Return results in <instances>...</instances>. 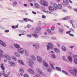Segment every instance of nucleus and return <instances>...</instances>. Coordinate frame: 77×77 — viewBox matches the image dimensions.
I'll use <instances>...</instances> for the list:
<instances>
[{"instance_id":"23","label":"nucleus","mask_w":77,"mask_h":77,"mask_svg":"<svg viewBox=\"0 0 77 77\" xmlns=\"http://www.w3.org/2000/svg\"><path fill=\"white\" fill-rule=\"evenodd\" d=\"M68 59L70 62H72V57L71 56H68Z\"/></svg>"},{"instance_id":"6","label":"nucleus","mask_w":77,"mask_h":77,"mask_svg":"<svg viewBox=\"0 0 77 77\" xmlns=\"http://www.w3.org/2000/svg\"><path fill=\"white\" fill-rule=\"evenodd\" d=\"M17 51L19 53H20V54H23L24 50L23 48H20L17 50Z\"/></svg>"},{"instance_id":"5","label":"nucleus","mask_w":77,"mask_h":77,"mask_svg":"<svg viewBox=\"0 0 77 77\" xmlns=\"http://www.w3.org/2000/svg\"><path fill=\"white\" fill-rule=\"evenodd\" d=\"M28 72H29L31 74H35V71L31 69H28Z\"/></svg>"},{"instance_id":"37","label":"nucleus","mask_w":77,"mask_h":77,"mask_svg":"<svg viewBox=\"0 0 77 77\" xmlns=\"http://www.w3.org/2000/svg\"><path fill=\"white\" fill-rule=\"evenodd\" d=\"M24 76L25 77H29L28 74H24Z\"/></svg>"},{"instance_id":"51","label":"nucleus","mask_w":77,"mask_h":77,"mask_svg":"<svg viewBox=\"0 0 77 77\" xmlns=\"http://www.w3.org/2000/svg\"><path fill=\"white\" fill-rule=\"evenodd\" d=\"M51 30H52V31H53V30H54V27H51Z\"/></svg>"},{"instance_id":"59","label":"nucleus","mask_w":77,"mask_h":77,"mask_svg":"<svg viewBox=\"0 0 77 77\" xmlns=\"http://www.w3.org/2000/svg\"><path fill=\"white\" fill-rule=\"evenodd\" d=\"M24 35V34H23V33H21L20 34H19V36H21V35Z\"/></svg>"},{"instance_id":"38","label":"nucleus","mask_w":77,"mask_h":77,"mask_svg":"<svg viewBox=\"0 0 77 77\" xmlns=\"http://www.w3.org/2000/svg\"><path fill=\"white\" fill-rule=\"evenodd\" d=\"M25 52L26 56H28L29 55V54L28 53V52H27V51H25Z\"/></svg>"},{"instance_id":"32","label":"nucleus","mask_w":77,"mask_h":77,"mask_svg":"<svg viewBox=\"0 0 77 77\" xmlns=\"http://www.w3.org/2000/svg\"><path fill=\"white\" fill-rule=\"evenodd\" d=\"M7 74H8V75H11L12 74V73L10 72H7Z\"/></svg>"},{"instance_id":"61","label":"nucleus","mask_w":77,"mask_h":77,"mask_svg":"<svg viewBox=\"0 0 77 77\" xmlns=\"http://www.w3.org/2000/svg\"><path fill=\"white\" fill-rule=\"evenodd\" d=\"M28 20L29 21H31V22H33V21L30 19H28Z\"/></svg>"},{"instance_id":"33","label":"nucleus","mask_w":77,"mask_h":77,"mask_svg":"<svg viewBox=\"0 0 77 77\" xmlns=\"http://www.w3.org/2000/svg\"><path fill=\"white\" fill-rule=\"evenodd\" d=\"M12 58L14 60V61H16L17 60V59H16V57L13 56L12 57Z\"/></svg>"},{"instance_id":"44","label":"nucleus","mask_w":77,"mask_h":77,"mask_svg":"<svg viewBox=\"0 0 77 77\" xmlns=\"http://www.w3.org/2000/svg\"><path fill=\"white\" fill-rule=\"evenodd\" d=\"M27 36H28V37H29V38H30V37H31V36H32V35H30V34H27Z\"/></svg>"},{"instance_id":"47","label":"nucleus","mask_w":77,"mask_h":77,"mask_svg":"<svg viewBox=\"0 0 77 77\" xmlns=\"http://www.w3.org/2000/svg\"><path fill=\"white\" fill-rule=\"evenodd\" d=\"M52 70H51V69H48V72H50V71H51Z\"/></svg>"},{"instance_id":"63","label":"nucleus","mask_w":77,"mask_h":77,"mask_svg":"<svg viewBox=\"0 0 77 77\" xmlns=\"http://www.w3.org/2000/svg\"><path fill=\"white\" fill-rule=\"evenodd\" d=\"M32 13L34 14H36V13L35 12L32 11Z\"/></svg>"},{"instance_id":"2","label":"nucleus","mask_w":77,"mask_h":77,"mask_svg":"<svg viewBox=\"0 0 77 77\" xmlns=\"http://www.w3.org/2000/svg\"><path fill=\"white\" fill-rule=\"evenodd\" d=\"M40 3L41 5H43V6H48V4L44 0H41L40 1Z\"/></svg>"},{"instance_id":"41","label":"nucleus","mask_w":77,"mask_h":77,"mask_svg":"<svg viewBox=\"0 0 77 77\" xmlns=\"http://www.w3.org/2000/svg\"><path fill=\"white\" fill-rule=\"evenodd\" d=\"M48 33H51V29H48Z\"/></svg>"},{"instance_id":"39","label":"nucleus","mask_w":77,"mask_h":77,"mask_svg":"<svg viewBox=\"0 0 77 77\" xmlns=\"http://www.w3.org/2000/svg\"><path fill=\"white\" fill-rule=\"evenodd\" d=\"M62 71L63 72V73H65V74H66V75H68V73H67V72H66V71H64V70H62Z\"/></svg>"},{"instance_id":"36","label":"nucleus","mask_w":77,"mask_h":77,"mask_svg":"<svg viewBox=\"0 0 77 77\" xmlns=\"http://www.w3.org/2000/svg\"><path fill=\"white\" fill-rule=\"evenodd\" d=\"M63 59L64 60H65V61H66V60H67L66 59V58H65V56L63 57Z\"/></svg>"},{"instance_id":"4","label":"nucleus","mask_w":77,"mask_h":77,"mask_svg":"<svg viewBox=\"0 0 77 77\" xmlns=\"http://www.w3.org/2000/svg\"><path fill=\"white\" fill-rule=\"evenodd\" d=\"M37 71H38V72L39 73V74H40L42 75V76H44V74L43 73V72L41 71V70L39 68L37 69Z\"/></svg>"},{"instance_id":"45","label":"nucleus","mask_w":77,"mask_h":77,"mask_svg":"<svg viewBox=\"0 0 77 77\" xmlns=\"http://www.w3.org/2000/svg\"><path fill=\"white\" fill-rule=\"evenodd\" d=\"M3 55L1 53H0V57H3Z\"/></svg>"},{"instance_id":"60","label":"nucleus","mask_w":77,"mask_h":77,"mask_svg":"<svg viewBox=\"0 0 77 77\" xmlns=\"http://www.w3.org/2000/svg\"><path fill=\"white\" fill-rule=\"evenodd\" d=\"M74 71H75V72H76V73L77 74V70L76 69H74Z\"/></svg>"},{"instance_id":"15","label":"nucleus","mask_w":77,"mask_h":77,"mask_svg":"<svg viewBox=\"0 0 77 77\" xmlns=\"http://www.w3.org/2000/svg\"><path fill=\"white\" fill-rule=\"evenodd\" d=\"M70 18H71V17L69 16H67L63 18V20H69Z\"/></svg>"},{"instance_id":"30","label":"nucleus","mask_w":77,"mask_h":77,"mask_svg":"<svg viewBox=\"0 0 77 77\" xmlns=\"http://www.w3.org/2000/svg\"><path fill=\"white\" fill-rule=\"evenodd\" d=\"M20 72L23 73L24 72V70L23 69H20Z\"/></svg>"},{"instance_id":"26","label":"nucleus","mask_w":77,"mask_h":77,"mask_svg":"<svg viewBox=\"0 0 77 77\" xmlns=\"http://www.w3.org/2000/svg\"><path fill=\"white\" fill-rule=\"evenodd\" d=\"M43 65L45 66L46 67H47L48 66V65L47 64V63H46L45 62V61H43Z\"/></svg>"},{"instance_id":"20","label":"nucleus","mask_w":77,"mask_h":77,"mask_svg":"<svg viewBox=\"0 0 77 77\" xmlns=\"http://www.w3.org/2000/svg\"><path fill=\"white\" fill-rule=\"evenodd\" d=\"M58 7L59 9H61L62 8V5L61 4L58 5Z\"/></svg>"},{"instance_id":"48","label":"nucleus","mask_w":77,"mask_h":77,"mask_svg":"<svg viewBox=\"0 0 77 77\" xmlns=\"http://www.w3.org/2000/svg\"><path fill=\"white\" fill-rule=\"evenodd\" d=\"M74 58L75 59H77V55H74Z\"/></svg>"},{"instance_id":"10","label":"nucleus","mask_w":77,"mask_h":77,"mask_svg":"<svg viewBox=\"0 0 77 77\" xmlns=\"http://www.w3.org/2000/svg\"><path fill=\"white\" fill-rule=\"evenodd\" d=\"M5 57L6 58L7 60H11V57L10 56L8 55H5Z\"/></svg>"},{"instance_id":"18","label":"nucleus","mask_w":77,"mask_h":77,"mask_svg":"<svg viewBox=\"0 0 77 77\" xmlns=\"http://www.w3.org/2000/svg\"><path fill=\"white\" fill-rule=\"evenodd\" d=\"M26 33H27V32H26V31H23V30H20V33H23V34H24V35H25V34H26Z\"/></svg>"},{"instance_id":"54","label":"nucleus","mask_w":77,"mask_h":77,"mask_svg":"<svg viewBox=\"0 0 77 77\" xmlns=\"http://www.w3.org/2000/svg\"><path fill=\"white\" fill-rule=\"evenodd\" d=\"M13 5L14 6H16V5H17V2H14V3L13 4Z\"/></svg>"},{"instance_id":"24","label":"nucleus","mask_w":77,"mask_h":77,"mask_svg":"<svg viewBox=\"0 0 77 77\" xmlns=\"http://www.w3.org/2000/svg\"><path fill=\"white\" fill-rule=\"evenodd\" d=\"M14 54L17 57H20V54L16 52L14 53Z\"/></svg>"},{"instance_id":"1","label":"nucleus","mask_w":77,"mask_h":77,"mask_svg":"<svg viewBox=\"0 0 77 77\" xmlns=\"http://www.w3.org/2000/svg\"><path fill=\"white\" fill-rule=\"evenodd\" d=\"M31 60H29L27 61V63L28 65L30 66L31 68H33V64H34V62L33 61L35 60H36V58L35 57V56L33 55H32L31 56Z\"/></svg>"},{"instance_id":"43","label":"nucleus","mask_w":77,"mask_h":77,"mask_svg":"<svg viewBox=\"0 0 77 77\" xmlns=\"http://www.w3.org/2000/svg\"><path fill=\"white\" fill-rule=\"evenodd\" d=\"M35 77H41V76L40 75H38L36 74L35 75Z\"/></svg>"},{"instance_id":"35","label":"nucleus","mask_w":77,"mask_h":77,"mask_svg":"<svg viewBox=\"0 0 77 77\" xmlns=\"http://www.w3.org/2000/svg\"><path fill=\"white\" fill-rule=\"evenodd\" d=\"M39 45L37 44L35 45V48L36 49H38V48H39Z\"/></svg>"},{"instance_id":"52","label":"nucleus","mask_w":77,"mask_h":77,"mask_svg":"<svg viewBox=\"0 0 77 77\" xmlns=\"http://www.w3.org/2000/svg\"><path fill=\"white\" fill-rule=\"evenodd\" d=\"M9 32V30H7L5 31V33H8Z\"/></svg>"},{"instance_id":"29","label":"nucleus","mask_w":77,"mask_h":77,"mask_svg":"<svg viewBox=\"0 0 77 77\" xmlns=\"http://www.w3.org/2000/svg\"><path fill=\"white\" fill-rule=\"evenodd\" d=\"M33 36L34 38H38V36L36 34H33Z\"/></svg>"},{"instance_id":"25","label":"nucleus","mask_w":77,"mask_h":77,"mask_svg":"<svg viewBox=\"0 0 77 77\" xmlns=\"http://www.w3.org/2000/svg\"><path fill=\"white\" fill-rule=\"evenodd\" d=\"M14 45L17 48H19L20 45H18L17 44H14Z\"/></svg>"},{"instance_id":"50","label":"nucleus","mask_w":77,"mask_h":77,"mask_svg":"<svg viewBox=\"0 0 77 77\" xmlns=\"http://www.w3.org/2000/svg\"><path fill=\"white\" fill-rule=\"evenodd\" d=\"M74 62L75 63V64H77V60H74Z\"/></svg>"},{"instance_id":"49","label":"nucleus","mask_w":77,"mask_h":77,"mask_svg":"<svg viewBox=\"0 0 77 77\" xmlns=\"http://www.w3.org/2000/svg\"><path fill=\"white\" fill-rule=\"evenodd\" d=\"M53 57L54 58H56V55H55L54 54H53Z\"/></svg>"},{"instance_id":"7","label":"nucleus","mask_w":77,"mask_h":77,"mask_svg":"<svg viewBox=\"0 0 77 77\" xmlns=\"http://www.w3.org/2000/svg\"><path fill=\"white\" fill-rule=\"evenodd\" d=\"M37 58L38 61L39 62H40V63H41V62H42V59L41 57L39 56H37Z\"/></svg>"},{"instance_id":"28","label":"nucleus","mask_w":77,"mask_h":77,"mask_svg":"<svg viewBox=\"0 0 77 77\" xmlns=\"http://www.w3.org/2000/svg\"><path fill=\"white\" fill-rule=\"evenodd\" d=\"M62 49L63 51H66V48L64 46H63L62 47Z\"/></svg>"},{"instance_id":"12","label":"nucleus","mask_w":77,"mask_h":77,"mask_svg":"<svg viewBox=\"0 0 77 77\" xmlns=\"http://www.w3.org/2000/svg\"><path fill=\"white\" fill-rule=\"evenodd\" d=\"M0 44H1L3 46V47H6V44H5V43L2 41L0 40Z\"/></svg>"},{"instance_id":"11","label":"nucleus","mask_w":77,"mask_h":77,"mask_svg":"<svg viewBox=\"0 0 77 77\" xmlns=\"http://www.w3.org/2000/svg\"><path fill=\"white\" fill-rule=\"evenodd\" d=\"M34 6L36 8H39L40 7V5L37 3H35L34 4Z\"/></svg>"},{"instance_id":"27","label":"nucleus","mask_w":77,"mask_h":77,"mask_svg":"<svg viewBox=\"0 0 77 77\" xmlns=\"http://www.w3.org/2000/svg\"><path fill=\"white\" fill-rule=\"evenodd\" d=\"M36 30H37V31H39V30H41V27H40V26H37L36 28Z\"/></svg>"},{"instance_id":"62","label":"nucleus","mask_w":77,"mask_h":77,"mask_svg":"<svg viewBox=\"0 0 77 77\" xmlns=\"http://www.w3.org/2000/svg\"><path fill=\"white\" fill-rule=\"evenodd\" d=\"M27 28H30V25H28L27 26Z\"/></svg>"},{"instance_id":"8","label":"nucleus","mask_w":77,"mask_h":77,"mask_svg":"<svg viewBox=\"0 0 77 77\" xmlns=\"http://www.w3.org/2000/svg\"><path fill=\"white\" fill-rule=\"evenodd\" d=\"M48 9L50 12H53L54 11V7H53L51 6H49Z\"/></svg>"},{"instance_id":"34","label":"nucleus","mask_w":77,"mask_h":77,"mask_svg":"<svg viewBox=\"0 0 77 77\" xmlns=\"http://www.w3.org/2000/svg\"><path fill=\"white\" fill-rule=\"evenodd\" d=\"M3 75L5 77H9V75L7 74H3Z\"/></svg>"},{"instance_id":"21","label":"nucleus","mask_w":77,"mask_h":77,"mask_svg":"<svg viewBox=\"0 0 77 77\" xmlns=\"http://www.w3.org/2000/svg\"><path fill=\"white\" fill-rule=\"evenodd\" d=\"M54 50L55 52H56L57 53H59L60 52V51H59V49H58L57 48H55L54 49Z\"/></svg>"},{"instance_id":"9","label":"nucleus","mask_w":77,"mask_h":77,"mask_svg":"<svg viewBox=\"0 0 77 77\" xmlns=\"http://www.w3.org/2000/svg\"><path fill=\"white\" fill-rule=\"evenodd\" d=\"M8 63L10 66H15V63H14V62H11V61H9Z\"/></svg>"},{"instance_id":"19","label":"nucleus","mask_w":77,"mask_h":77,"mask_svg":"<svg viewBox=\"0 0 77 77\" xmlns=\"http://www.w3.org/2000/svg\"><path fill=\"white\" fill-rule=\"evenodd\" d=\"M18 62L20 63V64H21V65H24V62L21 60H19Z\"/></svg>"},{"instance_id":"42","label":"nucleus","mask_w":77,"mask_h":77,"mask_svg":"<svg viewBox=\"0 0 77 77\" xmlns=\"http://www.w3.org/2000/svg\"><path fill=\"white\" fill-rule=\"evenodd\" d=\"M42 18H44V19H45V18H46V17L45 16L43 15L42 16Z\"/></svg>"},{"instance_id":"46","label":"nucleus","mask_w":77,"mask_h":77,"mask_svg":"<svg viewBox=\"0 0 77 77\" xmlns=\"http://www.w3.org/2000/svg\"><path fill=\"white\" fill-rule=\"evenodd\" d=\"M70 23H71V24H72V27H74V25H73V23H72V20H70Z\"/></svg>"},{"instance_id":"56","label":"nucleus","mask_w":77,"mask_h":77,"mask_svg":"<svg viewBox=\"0 0 77 77\" xmlns=\"http://www.w3.org/2000/svg\"><path fill=\"white\" fill-rule=\"evenodd\" d=\"M0 53H3V51L1 49H0Z\"/></svg>"},{"instance_id":"16","label":"nucleus","mask_w":77,"mask_h":77,"mask_svg":"<svg viewBox=\"0 0 77 77\" xmlns=\"http://www.w3.org/2000/svg\"><path fill=\"white\" fill-rule=\"evenodd\" d=\"M50 64L51 68L53 69H54V66H53L54 65V64L51 62H50Z\"/></svg>"},{"instance_id":"40","label":"nucleus","mask_w":77,"mask_h":77,"mask_svg":"<svg viewBox=\"0 0 77 77\" xmlns=\"http://www.w3.org/2000/svg\"><path fill=\"white\" fill-rule=\"evenodd\" d=\"M56 69H57V70H58V71H61V69L59 67H56Z\"/></svg>"},{"instance_id":"17","label":"nucleus","mask_w":77,"mask_h":77,"mask_svg":"<svg viewBox=\"0 0 77 77\" xmlns=\"http://www.w3.org/2000/svg\"><path fill=\"white\" fill-rule=\"evenodd\" d=\"M1 68L2 70H3V71H5V68L4 67V66H3V63H2L1 64Z\"/></svg>"},{"instance_id":"13","label":"nucleus","mask_w":77,"mask_h":77,"mask_svg":"<svg viewBox=\"0 0 77 77\" xmlns=\"http://www.w3.org/2000/svg\"><path fill=\"white\" fill-rule=\"evenodd\" d=\"M63 3L65 5H68V0H63Z\"/></svg>"},{"instance_id":"22","label":"nucleus","mask_w":77,"mask_h":77,"mask_svg":"<svg viewBox=\"0 0 77 77\" xmlns=\"http://www.w3.org/2000/svg\"><path fill=\"white\" fill-rule=\"evenodd\" d=\"M53 6L54 8H55V10H57V5L56 4H54Z\"/></svg>"},{"instance_id":"58","label":"nucleus","mask_w":77,"mask_h":77,"mask_svg":"<svg viewBox=\"0 0 77 77\" xmlns=\"http://www.w3.org/2000/svg\"><path fill=\"white\" fill-rule=\"evenodd\" d=\"M34 32L35 33H38V31L35 30V31Z\"/></svg>"},{"instance_id":"64","label":"nucleus","mask_w":77,"mask_h":77,"mask_svg":"<svg viewBox=\"0 0 77 77\" xmlns=\"http://www.w3.org/2000/svg\"><path fill=\"white\" fill-rule=\"evenodd\" d=\"M66 33L67 34H69V31L66 32Z\"/></svg>"},{"instance_id":"14","label":"nucleus","mask_w":77,"mask_h":77,"mask_svg":"<svg viewBox=\"0 0 77 77\" xmlns=\"http://www.w3.org/2000/svg\"><path fill=\"white\" fill-rule=\"evenodd\" d=\"M69 72L73 75H75V76L76 75V73H75V72H74V71L72 70H69Z\"/></svg>"},{"instance_id":"3","label":"nucleus","mask_w":77,"mask_h":77,"mask_svg":"<svg viewBox=\"0 0 77 77\" xmlns=\"http://www.w3.org/2000/svg\"><path fill=\"white\" fill-rule=\"evenodd\" d=\"M47 50H48L50 49V48H53V44L49 42L48 43V45H47Z\"/></svg>"},{"instance_id":"31","label":"nucleus","mask_w":77,"mask_h":77,"mask_svg":"<svg viewBox=\"0 0 77 77\" xmlns=\"http://www.w3.org/2000/svg\"><path fill=\"white\" fill-rule=\"evenodd\" d=\"M59 31L60 32V33H63V29H61V28H60L59 29Z\"/></svg>"},{"instance_id":"53","label":"nucleus","mask_w":77,"mask_h":77,"mask_svg":"<svg viewBox=\"0 0 77 77\" xmlns=\"http://www.w3.org/2000/svg\"><path fill=\"white\" fill-rule=\"evenodd\" d=\"M45 12L46 14H50V13H51V12H48V11H45Z\"/></svg>"},{"instance_id":"55","label":"nucleus","mask_w":77,"mask_h":77,"mask_svg":"<svg viewBox=\"0 0 77 77\" xmlns=\"http://www.w3.org/2000/svg\"><path fill=\"white\" fill-rule=\"evenodd\" d=\"M74 10L75 12H77V8H75L74 9Z\"/></svg>"},{"instance_id":"57","label":"nucleus","mask_w":77,"mask_h":77,"mask_svg":"<svg viewBox=\"0 0 77 77\" xmlns=\"http://www.w3.org/2000/svg\"><path fill=\"white\" fill-rule=\"evenodd\" d=\"M70 36H74V35H73V34H72L71 33H70L69 34Z\"/></svg>"}]
</instances>
